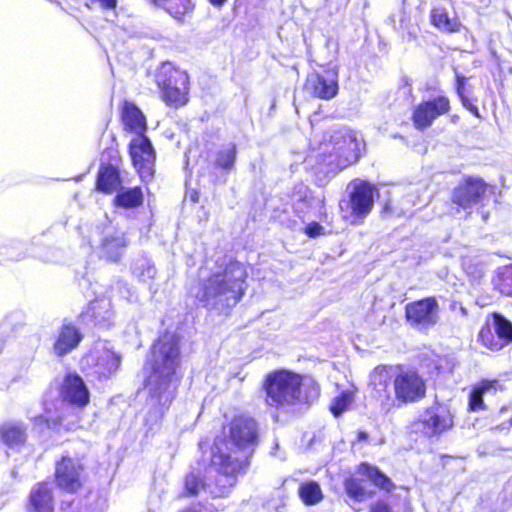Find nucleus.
Returning a JSON list of instances; mask_svg holds the SVG:
<instances>
[{
	"label": "nucleus",
	"instance_id": "1",
	"mask_svg": "<svg viewBox=\"0 0 512 512\" xmlns=\"http://www.w3.org/2000/svg\"><path fill=\"white\" fill-rule=\"evenodd\" d=\"M180 362L179 338L165 333L152 348V372L147 379L149 398L145 423L150 430L158 426L174 398Z\"/></svg>",
	"mask_w": 512,
	"mask_h": 512
},
{
	"label": "nucleus",
	"instance_id": "2",
	"mask_svg": "<svg viewBox=\"0 0 512 512\" xmlns=\"http://www.w3.org/2000/svg\"><path fill=\"white\" fill-rule=\"evenodd\" d=\"M248 456L222 450L216 444L212 448L210 465L203 471L193 468L184 478L183 494L190 497L227 496L236 485L239 475L246 473Z\"/></svg>",
	"mask_w": 512,
	"mask_h": 512
},
{
	"label": "nucleus",
	"instance_id": "3",
	"mask_svg": "<svg viewBox=\"0 0 512 512\" xmlns=\"http://www.w3.org/2000/svg\"><path fill=\"white\" fill-rule=\"evenodd\" d=\"M202 281L196 294L197 300L206 308L223 312L235 306L245 292L247 272L245 266L238 261L221 263Z\"/></svg>",
	"mask_w": 512,
	"mask_h": 512
},
{
	"label": "nucleus",
	"instance_id": "4",
	"mask_svg": "<svg viewBox=\"0 0 512 512\" xmlns=\"http://www.w3.org/2000/svg\"><path fill=\"white\" fill-rule=\"evenodd\" d=\"M300 375L279 370L267 375L263 388L265 391V403L273 408L288 411L298 404L307 402L302 389Z\"/></svg>",
	"mask_w": 512,
	"mask_h": 512
},
{
	"label": "nucleus",
	"instance_id": "5",
	"mask_svg": "<svg viewBox=\"0 0 512 512\" xmlns=\"http://www.w3.org/2000/svg\"><path fill=\"white\" fill-rule=\"evenodd\" d=\"M362 145L358 133L341 128L333 131L329 139L320 144L319 150L327 165L343 169L359 159Z\"/></svg>",
	"mask_w": 512,
	"mask_h": 512
},
{
	"label": "nucleus",
	"instance_id": "6",
	"mask_svg": "<svg viewBox=\"0 0 512 512\" xmlns=\"http://www.w3.org/2000/svg\"><path fill=\"white\" fill-rule=\"evenodd\" d=\"M157 83L162 90L163 99L168 104L177 107L187 103L188 75L186 72L165 64L158 75Z\"/></svg>",
	"mask_w": 512,
	"mask_h": 512
},
{
	"label": "nucleus",
	"instance_id": "7",
	"mask_svg": "<svg viewBox=\"0 0 512 512\" xmlns=\"http://www.w3.org/2000/svg\"><path fill=\"white\" fill-rule=\"evenodd\" d=\"M407 323L419 332L434 328L440 320V306L435 297L410 302L405 307Z\"/></svg>",
	"mask_w": 512,
	"mask_h": 512
},
{
	"label": "nucleus",
	"instance_id": "8",
	"mask_svg": "<svg viewBox=\"0 0 512 512\" xmlns=\"http://www.w3.org/2000/svg\"><path fill=\"white\" fill-rule=\"evenodd\" d=\"M349 202L352 223L362 222L374 206V186L363 180H355L349 185Z\"/></svg>",
	"mask_w": 512,
	"mask_h": 512
},
{
	"label": "nucleus",
	"instance_id": "9",
	"mask_svg": "<svg viewBox=\"0 0 512 512\" xmlns=\"http://www.w3.org/2000/svg\"><path fill=\"white\" fill-rule=\"evenodd\" d=\"M258 436V424L251 417H235L228 426V438L239 450L251 453L258 444Z\"/></svg>",
	"mask_w": 512,
	"mask_h": 512
},
{
	"label": "nucleus",
	"instance_id": "10",
	"mask_svg": "<svg viewBox=\"0 0 512 512\" xmlns=\"http://www.w3.org/2000/svg\"><path fill=\"white\" fill-rule=\"evenodd\" d=\"M129 152L141 179H151L154 174L155 151L150 140L145 135L135 136L129 144Z\"/></svg>",
	"mask_w": 512,
	"mask_h": 512
},
{
	"label": "nucleus",
	"instance_id": "11",
	"mask_svg": "<svg viewBox=\"0 0 512 512\" xmlns=\"http://www.w3.org/2000/svg\"><path fill=\"white\" fill-rule=\"evenodd\" d=\"M55 478L60 489L76 493L85 479L84 466L79 459L64 456L56 465Z\"/></svg>",
	"mask_w": 512,
	"mask_h": 512
},
{
	"label": "nucleus",
	"instance_id": "12",
	"mask_svg": "<svg viewBox=\"0 0 512 512\" xmlns=\"http://www.w3.org/2000/svg\"><path fill=\"white\" fill-rule=\"evenodd\" d=\"M450 110L449 99L445 96H438L418 104L413 112L412 120L418 130L430 127L433 121L448 113Z\"/></svg>",
	"mask_w": 512,
	"mask_h": 512
},
{
	"label": "nucleus",
	"instance_id": "13",
	"mask_svg": "<svg viewBox=\"0 0 512 512\" xmlns=\"http://www.w3.org/2000/svg\"><path fill=\"white\" fill-rule=\"evenodd\" d=\"M130 240L123 230L109 229L103 233L98 247L99 257L109 262H119L124 256Z\"/></svg>",
	"mask_w": 512,
	"mask_h": 512
},
{
	"label": "nucleus",
	"instance_id": "14",
	"mask_svg": "<svg viewBox=\"0 0 512 512\" xmlns=\"http://www.w3.org/2000/svg\"><path fill=\"white\" fill-rule=\"evenodd\" d=\"M395 396L402 402H413L425 395V384L414 371H404L394 379Z\"/></svg>",
	"mask_w": 512,
	"mask_h": 512
},
{
	"label": "nucleus",
	"instance_id": "15",
	"mask_svg": "<svg viewBox=\"0 0 512 512\" xmlns=\"http://www.w3.org/2000/svg\"><path fill=\"white\" fill-rule=\"evenodd\" d=\"M84 361L94 365L95 373L99 376L108 377L115 373L121 363L120 355L112 351L107 345H97L85 358Z\"/></svg>",
	"mask_w": 512,
	"mask_h": 512
},
{
	"label": "nucleus",
	"instance_id": "16",
	"mask_svg": "<svg viewBox=\"0 0 512 512\" xmlns=\"http://www.w3.org/2000/svg\"><path fill=\"white\" fill-rule=\"evenodd\" d=\"M486 188L482 179L469 177L454 189L452 201L463 209L470 208L482 201Z\"/></svg>",
	"mask_w": 512,
	"mask_h": 512
},
{
	"label": "nucleus",
	"instance_id": "17",
	"mask_svg": "<svg viewBox=\"0 0 512 512\" xmlns=\"http://www.w3.org/2000/svg\"><path fill=\"white\" fill-rule=\"evenodd\" d=\"M306 88L321 99L329 100L338 93V73L330 69L325 74H311L306 81Z\"/></svg>",
	"mask_w": 512,
	"mask_h": 512
},
{
	"label": "nucleus",
	"instance_id": "18",
	"mask_svg": "<svg viewBox=\"0 0 512 512\" xmlns=\"http://www.w3.org/2000/svg\"><path fill=\"white\" fill-rule=\"evenodd\" d=\"M423 432L429 436H437L453 426L452 415L443 407H433L422 416Z\"/></svg>",
	"mask_w": 512,
	"mask_h": 512
},
{
	"label": "nucleus",
	"instance_id": "19",
	"mask_svg": "<svg viewBox=\"0 0 512 512\" xmlns=\"http://www.w3.org/2000/svg\"><path fill=\"white\" fill-rule=\"evenodd\" d=\"M61 394L64 401L78 407H83L89 402V391L77 374H68L65 377Z\"/></svg>",
	"mask_w": 512,
	"mask_h": 512
},
{
	"label": "nucleus",
	"instance_id": "20",
	"mask_svg": "<svg viewBox=\"0 0 512 512\" xmlns=\"http://www.w3.org/2000/svg\"><path fill=\"white\" fill-rule=\"evenodd\" d=\"M82 340V335L76 326L64 323L58 330L53 344V353L62 357L74 350Z\"/></svg>",
	"mask_w": 512,
	"mask_h": 512
},
{
	"label": "nucleus",
	"instance_id": "21",
	"mask_svg": "<svg viewBox=\"0 0 512 512\" xmlns=\"http://www.w3.org/2000/svg\"><path fill=\"white\" fill-rule=\"evenodd\" d=\"M0 437L10 448H18L27 440V425L16 420L6 421L0 426Z\"/></svg>",
	"mask_w": 512,
	"mask_h": 512
},
{
	"label": "nucleus",
	"instance_id": "22",
	"mask_svg": "<svg viewBox=\"0 0 512 512\" xmlns=\"http://www.w3.org/2000/svg\"><path fill=\"white\" fill-rule=\"evenodd\" d=\"M122 121L125 128L137 135H144L147 124L142 111L132 102L125 101L122 107Z\"/></svg>",
	"mask_w": 512,
	"mask_h": 512
},
{
	"label": "nucleus",
	"instance_id": "23",
	"mask_svg": "<svg viewBox=\"0 0 512 512\" xmlns=\"http://www.w3.org/2000/svg\"><path fill=\"white\" fill-rule=\"evenodd\" d=\"M87 316L93 319L94 324L109 327L114 320L112 304L109 299H97L90 303Z\"/></svg>",
	"mask_w": 512,
	"mask_h": 512
},
{
	"label": "nucleus",
	"instance_id": "24",
	"mask_svg": "<svg viewBox=\"0 0 512 512\" xmlns=\"http://www.w3.org/2000/svg\"><path fill=\"white\" fill-rule=\"evenodd\" d=\"M30 504L35 512H52L53 496L48 483H39L31 491Z\"/></svg>",
	"mask_w": 512,
	"mask_h": 512
},
{
	"label": "nucleus",
	"instance_id": "25",
	"mask_svg": "<svg viewBox=\"0 0 512 512\" xmlns=\"http://www.w3.org/2000/svg\"><path fill=\"white\" fill-rule=\"evenodd\" d=\"M391 375L386 367H376L370 375V384L376 393V397L381 401L390 400L389 385Z\"/></svg>",
	"mask_w": 512,
	"mask_h": 512
},
{
	"label": "nucleus",
	"instance_id": "26",
	"mask_svg": "<svg viewBox=\"0 0 512 512\" xmlns=\"http://www.w3.org/2000/svg\"><path fill=\"white\" fill-rule=\"evenodd\" d=\"M358 474L366 477L372 484L386 492H391L395 485L392 480L382 473L376 466L361 463L358 466Z\"/></svg>",
	"mask_w": 512,
	"mask_h": 512
},
{
	"label": "nucleus",
	"instance_id": "27",
	"mask_svg": "<svg viewBox=\"0 0 512 512\" xmlns=\"http://www.w3.org/2000/svg\"><path fill=\"white\" fill-rule=\"evenodd\" d=\"M432 25L443 32L454 33L460 30V22L455 16H449L444 7H435L430 14Z\"/></svg>",
	"mask_w": 512,
	"mask_h": 512
},
{
	"label": "nucleus",
	"instance_id": "28",
	"mask_svg": "<svg viewBox=\"0 0 512 512\" xmlns=\"http://www.w3.org/2000/svg\"><path fill=\"white\" fill-rule=\"evenodd\" d=\"M119 171L113 165L102 166L97 176V189L104 193H111L120 186Z\"/></svg>",
	"mask_w": 512,
	"mask_h": 512
},
{
	"label": "nucleus",
	"instance_id": "29",
	"mask_svg": "<svg viewBox=\"0 0 512 512\" xmlns=\"http://www.w3.org/2000/svg\"><path fill=\"white\" fill-rule=\"evenodd\" d=\"M143 203V193L141 188H121L118 190L114 204L117 207H123L126 209L136 208Z\"/></svg>",
	"mask_w": 512,
	"mask_h": 512
},
{
	"label": "nucleus",
	"instance_id": "30",
	"mask_svg": "<svg viewBox=\"0 0 512 512\" xmlns=\"http://www.w3.org/2000/svg\"><path fill=\"white\" fill-rule=\"evenodd\" d=\"M497 381H482L470 392L468 407L470 411L477 412L484 409L483 395L486 392L496 391Z\"/></svg>",
	"mask_w": 512,
	"mask_h": 512
},
{
	"label": "nucleus",
	"instance_id": "31",
	"mask_svg": "<svg viewBox=\"0 0 512 512\" xmlns=\"http://www.w3.org/2000/svg\"><path fill=\"white\" fill-rule=\"evenodd\" d=\"M236 157V145L234 143H227L216 152L214 164L217 168L229 171L234 167Z\"/></svg>",
	"mask_w": 512,
	"mask_h": 512
},
{
	"label": "nucleus",
	"instance_id": "32",
	"mask_svg": "<svg viewBox=\"0 0 512 512\" xmlns=\"http://www.w3.org/2000/svg\"><path fill=\"white\" fill-rule=\"evenodd\" d=\"M345 490L347 495L357 502H363L372 497L373 492L368 490L363 480L349 478L345 481Z\"/></svg>",
	"mask_w": 512,
	"mask_h": 512
},
{
	"label": "nucleus",
	"instance_id": "33",
	"mask_svg": "<svg viewBox=\"0 0 512 512\" xmlns=\"http://www.w3.org/2000/svg\"><path fill=\"white\" fill-rule=\"evenodd\" d=\"M292 201L297 214H301L305 213V211L312 206L314 197L310 189L301 184L295 187L292 194Z\"/></svg>",
	"mask_w": 512,
	"mask_h": 512
},
{
	"label": "nucleus",
	"instance_id": "34",
	"mask_svg": "<svg viewBox=\"0 0 512 512\" xmlns=\"http://www.w3.org/2000/svg\"><path fill=\"white\" fill-rule=\"evenodd\" d=\"M132 273L140 281L147 282L155 277L156 268L148 258L139 257L132 264Z\"/></svg>",
	"mask_w": 512,
	"mask_h": 512
},
{
	"label": "nucleus",
	"instance_id": "35",
	"mask_svg": "<svg viewBox=\"0 0 512 512\" xmlns=\"http://www.w3.org/2000/svg\"><path fill=\"white\" fill-rule=\"evenodd\" d=\"M493 330L497 337L503 340V346L512 342V323L500 314H493Z\"/></svg>",
	"mask_w": 512,
	"mask_h": 512
},
{
	"label": "nucleus",
	"instance_id": "36",
	"mask_svg": "<svg viewBox=\"0 0 512 512\" xmlns=\"http://www.w3.org/2000/svg\"><path fill=\"white\" fill-rule=\"evenodd\" d=\"M299 495L308 505L316 504L322 499L320 486L313 481L302 484L299 488Z\"/></svg>",
	"mask_w": 512,
	"mask_h": 512
},
{
	"label": "nucleus",
	"instance_id": "37",
	"mask_svg": "<svg viewBox=\"0 0 512 512\" xmlns=\"http://www.w3.org/2000/svg\"><path fill=\"white\" fill-rule=\"evenodd\" d=\"M478 338L479 341L485 347L492 351H499L504 347L503 340L497 337V334H495L493 327H491L489 324L482 327V329L479 332Z\"/></svg>",
	"mask_w": 512,
	"mask_h": 512
},
{
	"label": "nucleus",
	"instance_id": "38",
	"mask_svg": "<svg viewBox=\"0 0 512 512\" xmlns=\"http://www.w3.org/2000/svg\"><path fill=\"white\" fill-rule=\"evenodd\" d=\"M175 18L185 14L190 8V0H154Z\"/></svg>",
	"mask_w": 512,
	"mask_h": 512
},
{
	"label": "nucleus",
	"instance_id": "39",
	"mask_svg": "<svg viewBox=\"0 0 512 512\" xmlns=\"http://www.w3.org/2000/svg\"><path fill=\"white\" fill-rule=\"evenodd\" d=\"M353 401V394L349 391L343 392L340 396L336 397L331 406V412L335 416L341 415L351 405Z\"/></svg>",
	"mask_w": 512,
	"mask_h": 512
},
{
	"label": "nucleus",
	"instance_id": "40",
	"mask_svg": "<svg viewBox=\"0 0 512 512\" xmlns=\"http://www.w3.org/2000/svg\"><path fill=\"white\" fill-rule=\"evenodd\" d=\"M420 203H421V201L419 199V196H415V194L413 192H411L403 198V200L401 202L402 206L400 208V213H402V214L410 213L411 208Z\"/></svg>",
	"mask_w": 512,
	"mask_h": 512
},
{
	"label": "nucleus",
	"instance_id": "41",
	"mask_svg": "<svg viewBox=\"0 0 512 512\" xmlns=\"http://www.w3.org/2000/svg\"><path fill=\"white\" fill-rule=\"evenodd\" d=\"M305 234L310 238H316L325 235V228L318 222H311L305 227Z\"/></svg>",
	"mask_w": 512,
	"mask_h": 512
},
{
	"label": "nucleus",
	"instance_id": "42",
	"mask_svg": "<svg viewBox=\"0 0 512 512\" xmlns=\"http://www.w3.org/2000/svg\"><path fill=\"white\" fill-rule=\"evenodd\" d=\"M461 101L463 103V106L469 110L473 115L480 118V113L476 105H474L466 96L461 97Z\"/></svg>",
	"mask_w": 512,
	"mask_h": 512
},
{
	"label": "nucleus",
	"instance_id": "43",
	"mask_svg": "<svg viewBox=\"0 0 512 512\" xmlns=\"http://www.w3.org/2000/svg\"><path fill=\"white\" fill-rule=\"evenodd\" d=\"M370 512H391V508L386 502L378 501L370 507Z\"/></svg>",
	"mask_w": 512,
	"mask_h": 512
},
{
	"label": "nucleus",
	"instance_id": "44",
	"mask_svg": "<svg viewBox=\"0 0 512 512\" xmlns=\"http://www.w3.org/2000/svg\"><path fill=\"white\" fill-rule=\"evenodd\" d=\"M45 421L48 428H56L58 426H61L63 424V419L61 417H58L56 419H50V418H45L43 416H40L37 421Z\"/></svg>",
	"mask_w": 512,
	"mask_h": 512
},
{
	"label": "nucleus",
	"instance_id": "45",
	"mask_svg": "<svg viewBox=\"0 0 512 512\" xmlns=\"http://www.w3.org/2000/svg\"><path fill=\"white\" fill-rule=\"evenodd\" d=\"M456 79H457V86H456L457 94L461 98L462 96H465L464 89H465L466 78L464 76L456 74Z\"/></svg>",
	"mask_w": 512,
	"mask_h": 512
},
{
	"label": "nucleus",
	"instance_id": "46",
	"mask_svg": "<svg viewBox=\"0 0 512 512\" xmlns=\"http://www.w3.org/2000/svg\"><path fill=\"white\" fill-rule=\"evenodd\" d=\"M227 0H209V2L216 7H221Z\"/></svg>",
	"mask_w": 512,
	"mask_h": 512
},
{
	"label": "nucleus",
	"instance_id": "47",
	"mask_svg": "<svg viewBox=\"0 0 512 512\" xmlns=\"http://www.w3.org/2000/svg\"><path fill=\"white\" fill-rule=\"evenodd\" d=\"M357 438L359 441H365L368 439V434L366 432L360 431L358 432Z\"/></svg>",
	"mask_w": 512,
	"mask_h": 512
},
{
	"label": "nucleus",
	"instance_id": "48",
	"mask_svg": "<svg viewBox=\"0 0 512 512\" xmlns=\"http://www.w3.org/2000/svg\"><path fill=\"white\" fill-rule=\"evenodd\" d=\"M180 512H199L196 508L194 507H189V508H186Z\"/></svg>",
	"mask_w": 512,
	"mask_h": 512
},
{
	"label": "nucleus",
	"instance_id": "49",
	"mask_svg": "<svg viewBox=\"0 0 512 512\" xmlns=\"http://www.w3.org/2000/svg\"><path fill=\"white\" fill-rule=\"evenodd\" d=\"M279 448V444L278 443H275V446L273 448V450L271 451V454L272 455H276V450Z\"/></svg>",
	"mask_w": 512,
	"mask_h": 512
},
{
	"label": "nucleus",
	"instance_id": "50",
	"mask_svg": "<svg viewBox=\"0 0 512 512\" xmlns=\"http://www.w3.org/2000/svg\"><path fill=\"white\" fill-rule=\"evenodd\" d=\"M3 345H4V341H3L2 337L0 336V352L2 351Z\"/></svg>",
	"mask_w": 512,
	"mask_h": 512
},
{
	"label": "nucleus",
	"instance_id": "51",
	"mask_svg": "<svg viewBox=\"0 0 512 512\" xmlns=\"http://www.w3.org/2000/svg\"><path fill=\"white\" fill-rule=\"evenodd\" d=\"M510 424L512 425V418L510 419Z\"/></svg>",
	"mask_w": 512,
	"mask_h": 512
}]
</instances>
